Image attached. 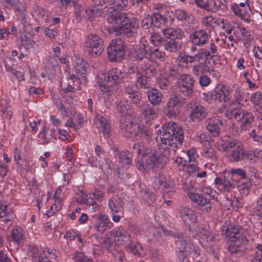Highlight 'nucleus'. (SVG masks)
<instances>
[{"mask_svg":"<svg viewBox=\"0 0 262 262\" xmlns=\"http://www.w3.org/2000/svg\"><path fill=\"white\" fill-rule=\"evenodd\" d=\"M169 150L162 145H157L153 150L147 147L141 161L136 162V167L140 171L144 172L149 168L157 172L164 168L168 160Z\"/></svg>","mask_w":262,"mask_h":262,"instance_id":"obj_1","label":"nucleus"},{"mask_svg":"<svg viewBox=\"0 0 262 262\" xmlns=\"http://www.w3.org/2000/svg\"><path fill=\"white\" fill-rule=\"evenodd\" d=\"M106 19L108 23L112 24L114 32L118 34H123L126 37H130L137 33L139 26L138 19L128 16L125 13L119 11H111Z\"/></svg>","mask_w":262,"mask_h":262,"instance_id":"obj_2","label":"nucleus"},{"mask_svg":"<svg viewBox=\"0 0 262 262\" xmlns=\"http://www.w3.org/2000/svg\"><path fill=\"white\" fill-rule=\"evenodd\" d=\"M162 145L169 150L170 157V149L176 152L178 145H181L184 139V131L176 123L169 122L164 124L158 132ZM169 158H168L169 159Z\"/></svg>","mask_w":262,"mask_h":262,"instance_id":"obj_3","label":"nucleus"},{"mask_svg":"<svg viewBox=\"0 0 262 262\" xmlns=\"http://www.w3.org/2000/svg\"><path fill=\"white\" fill-rule=\"evenodd\" d=\"M126 45L120 38L112 40L107 48L108 59L112 62H120L126 55Z\"/></svg>","mask_w":262,"mask_h":262,"instance_id":"obj_4","label":"nucleus"},{"mask_svg":"<svg viewBox=\"0 0 262 262\" xmlns=\"http://www.w3.org/2000/svg\"><path fill=\"white\" fill-rule=\"evenodd\" d=\"M84 51L91 57L100 55L104 50L102 39L98 35L90 33L85 37L83 45Z\"/></svg>","mask_w":262,"mask_h":262,"instance_id":"obj_5","label":"nucleus"},{"mask_svg":"<svg viewBox=\"0 0 262 262\" xmlns=\"http://www.w3.org/2000/svg\"><path fill=\"white\" fill-rule=\"evenodd\" d=\"M225 116L229 119L234 118L237 121H242L241 127L246 129L254 121L253 115L246 110L231 108L227 110Z\"/></svg>","mask_w":262,"mask_h":262,"instance_id":"obj_6","label":"nucleus"},{"mask_svg":"<svg viewBox=\"0 0 262 262\" xmlns=\"http://www.w3.org/2000/svg\"><path fill=\"white\" fill-rule=\"evenodd\" d=\"M120 127L124 136L136 140L139 139L142 127L139 124L131 121L129 117H122Z\"/></svg>","mask_w":262,"mask_h":262,"instance_id":"obj_7","label":"nucleus"},{"mask_svg":"<svg viewBox=\"0 0 262 262\" xmlns=\"http://www.w3.org/2000/svg\"><path fill=\"white\" fill-rule=\"evenodd\" d=\"M127 77V73L122 72L117 68H112L104 74L101 75L100 79H103V83L106 86L111 87L113 85L123 82Z\"/></svg>","mask_w":262,"mask_h":262,"instance_id":"obj_8","label":"nucleus"},{"mask_svg":"<svg viewBox=\"0 0 262 262\" xmlns=\"http://www.w3.org/2000/svg\"><path fill=\"white\" fill-rule=\"evenodd\" d=\"M180 214L189 232H192V236L195 237V234L193 232L197 231L198 219L194 211L187 207H184L180 210Z\"/></svg>","mask_w":262,"mask_h":262,"instance_id":"obj_9","label":"nucleus"},{"mask_svg":"<svg viewBox=\"0 0 262 262\" xmlns=\"http://www.w3.org/2000/svg\"><path fill=\"white\" fill-rule=\"evenodd\" d=\"M186 98H183L180 94H175L171 96L167 103L165 112L170 116L178 115L179 108L186 102Z\"/></svg>","mask_w":262,"mask_h":262,"instance_id":"obj_10","label":"nucleus"},{"mask_svg":"<svg viewBox=\"0 0 262 262\" xmlns=\"http://www.w3.org/2000/svg\"><path fill=\"white\" fill-rule=\"evenodd\" d=\"M248 243L247 238H242L241 241H233L228 246V251L232 256L236 257L243 256L251 249Z\"/></svg>","mask_w":262,"mask_h":262,"instance_id":"obj_11","label":"nucleus"},{"mask_svg":"<svg viewBox=\"0 0 262 262\" xmlns=\"http://www.w3.org/2000/svg\"><path fill=\"white\" fill-rule=\"evenodd\" d=\"M178 88L184 96L190 97L193 93L194 80L190 75L182 74L181 78L178 81Z\"/></svg>","mask_w":262,"mask_h":262,"instance_id":"obj_12","label":"nucleus"},{"mask_svg":"<svg viewBox=\"0 0 262 262\" xmlns=\"http://www.w3.org/2000/svg\"><path fill=\"white\" fill-rule=\"evenodd\" d=\"M187 107L191 108L190 118L193 121H199L205 118L207 115L205 108L198 103L191 101L187 104Z\"/></svg>","mask_w":262,"mask_h":262,"instance_id":"obj_13","label":"nucleus"},{"mask_svg":"<svg viewBox=\"0 0 262 262\" xmlns=\"http://www.w3.org/2000/svg\"><path fill=\"white\" fill-rule=\"evenodd\" d=\"M188 196L191 201L197 204L199 206H205L202 210L204 212H209L212 209V205L210 202V199L207 198L208 195L210 196L209 194H199L196 193L188 192Z\"/></svg>","mask_w":262,"mask_h":262,"instance_id":"obj_14","label":"nucleus"},{"mask_svg":"<svg viewBox=\"0 0 262 262\" xmlns=\"http://www.w3.org/2000/svg\"><path fill=\"white\" fill-rule=\"evenodd\" d=\"M94 223V227L97 229L98 232H100L103 233L106 228H110L113 223L111 222L108 217L102 214H96L92 216Z\"/></svg>","mask_w":262,"mask_h":262,"instance_id":"obj_15","label":"nucleus"},{"mask_svg":"<svg viewBox=\"0 0 262 262\" xmlns=\"http://www.w3.org/2000/svg\"><path fill=\"white\" fill-rule=\"evenodd\" d=\"M224 231L223 229L222 234L228 237L231 242L236 241H241L242 238H246L241 233V229L239 227L234 224H229L226 227L225 232Z\"/></svg>","mask_w":262,"mask_h":262,"instance_id":"obj_16","label":"nucleus"},{"mask_svg":"<svg viewBox=\"0 0 262 262\" xmlns=\"http://www.w3.org/2000/svg\"><path fill=\"white\" fill-rule=\"evenodd\" d=\"M139 108L141 114L146 119L147 121L155 119L158 117V113L154 105L147 102H142L139 104Z\"/></svg>","mask_w":262,"mask_h":262,"instance_id":"obj_17","label":"nucleus"},{"mask_svg":"<svg viewBox=\"0 0 262 262\" xmlns=\"http://www.w3.org/2000/svg\"><path fill=\"white\" fill-rule=\"evenodd\" d=\"M221 125L222 121L218 118H209L206 121V129L213 137L219 136Z\"/></svg>","mask_w":262,"mask_h":262,"instance_id":"obj_18","label":"nucleus"},{"mask_svg":"<svg viewBox=\"0 0 262 262\" xmlns=\"http://www.w3.org/2000/svg\"><path fill=\"white\" fill-rule=\"evenodd\" d=\"M229 90H226L225 88L224 89L216 88L210 92V97L212 100L226 102L229 99Z\"/></svg>","mask_w":262,"mask_h":262,"instance_id":"obj_19","label":"nucleus"},{"mask_svg":"<svg viewBox=\"0 0 262 262\" xmlns=\"http://www.w3.org/2000/svg\"><path fill=\"white\" fill-rule=\"evenodd\" d=\"M190 40L194 45H203L208 40V34L204 30H197L190 35Z\"/></svg>","mask_w":262,"mask_h":262,"instance_id":"obj_20","label":"nucleus"},{"mask_svg":"<svg viewBox=\"0 0 262 262\" xmlns=\"http://www.w3.org/2000/svg\"><path fill=\"white\" fill-rule=\"evenodd\" d=\"M164 36L167 39L178 40L184 36V33L178 28H168L162 30Z\"/></svg>","mask_w":262,"mask_h":262,"instance_id":"obj_21","label":"nucleus"},{"mask_svg":"<svg viewBox=\"0 0 262 262\" xmlns=\"http://www.w3.org/2000/svg\"><path fill=\"white\" fill-rule=\"evenodd\" d=\"M141 70L148 78L155 77L158 74L156 66L149 59L144 61L141 65Z\"/></svg>","mask_w":262,"mask_h":262,"instance_id":"obj_22","label":"nucleus"},{"mask_svg":"<svg viewBox=\"0 0 262 262\" xmlns=\"http://www.w3.org/2000/svg\"><path fill=\"white\" fill-rule=\"evenodd\" d=\"M111 235L115 238V241H117L119 245H122L126 243L129 240L130 238V235L128 233L119 228L112 230Z\"/></svg>","mask_w":262,"mask_h":262,"instance_id":"obj_23","label":"nucleus"},{"mask_svg":"<svg viewBox=\"0 0 262 262\" xmlns=\"http://www.w3.org/2000/svg\"><path fill=\"white\" fill-rule=\"evenodd\" d=\"M123 199L118 195L112 197L109 201L108 206L113 212H120L123 211Z\"/></svg>","mask_w":262,"mask_h":262,"instance_id":"obj_24","label":"nucleus"},{"mask_svg":"<svg viewBox=\"0 0 262 262\" xmlns=\"http://www.w3.org/2000/svg\"><path fill=\"white\" fill-rule=\"evenodd\" d=\"M194 61L199 63H206L207 60L209 58L214 59L216 56L214 55H210V52L205 49H200L196 54L193 55Z\"/></svg>","mask_w":262,"mask_h":262,"instance_id":"obj_25","label":"nucleus"},{"mask_svg":"<svg viewBox=\"0 0 262 262\" xmlns=\"http://www.w3.org/2000/svg\"><path fill=\"white\" fill-rule=\"evenodd\" d=\"M161 47L167 52L176 53L181 48V44L178 40L166 38Z\"/></svg>","mask_w":262,"mask_h":262,"instance_id":"obj_26","label":"nucleus"},{"mask_svg":"<svg viewBox=\"0 0 262 262\" xmlns=\"http://www.w3.org/2000/svg\"><path fill=\"white\" fill-rule=\"evenodd\" d=\"M201 241L206 246L212 247L217 241L216 237L208 230H204L200 236Z\"/></svg>","mask_w":262,"mask_h":262,"instance_id":"obj_27","label":"nucleus"},{"mask_svg":"<svg viewBox=\"0 0 262 262\" xmlns=\"http://www.w3.org/2000/svg\"><path fill=\"white\" fill-rule=\"evenodd\" d=\"M147 96L151 104L159 105L162 100V95L157 89H152L147 92Z\"/></svg>","mask_w":262,"mask_h":262,"instance_id":"obj_28","label":"nucleus"},{"mask_svg":"<svg viewBox=\"0 0 262 262\" xmlns=\"http://www.w3.org/2000/svg\"><path fill=\"white\" fill-rule=\"evenodd\" d=\"M88 67L89 66L86 61L83 60L82 59L78 58L74 66L75 72L78 75H80L82 77L85 78Z\"/></svg>","mask_w":262,"mask_h":262,"instance_id":"obj_29","label":"nucleus"},{"mask_svg":"<svg viewBox=\"0 0 262 262\" xmlns=\"http://www.w3.org/2000/svg\"><path fill=\"white\" fill-rule=\"evenodd\" d=\"M126 247L129 252L135 256H143L145 254L142 247L138 242H134L130 241L129 244L126 246Z\"/></svg>","mask_w":262,"mask_h":262,"instance_id":"obj_30","label":"nucleus"},{"mask_svg":"<svg viewBox=\"0 0 262 262\" xmlns=\"http://www.w3.org/2000/svg\"><path fill=\"white\" fill-rule=\"evenodd\" d=\"M118 157V162L123 166L128 168L132 164L130 154L127 150L118 152L116 155Z\"/></svg>","mask_w":262,"mask_h":262,"instance_id":"obj_31","label":"nucleus"},{"mask_svg":"<svg viewBox=\"0 0 262 262\" xmlns=\"http://www.w3.org/2000/svg\"><path fill=\"white\" fill-rule=\"evenodd\" d=\"M209 11L215 12L218 10L222 11L227 9L225 0H209Z\"/></svg>","mask_w":262,"mask_h":262,"instance_id":"obj_32","label":"nucleus"},{"mask_svg":"<svg viewBox=\"0 0 262 262\" xmlns=\"http://www.w3.org/2000/svg\"><path fill=\"white\" fill-rule=\"evenodd\" d=\"M15 12L18 13L17 14L19 17V19L21 21L25 20L26 18V8L25 5H23L19 0H17L15 3L12 6Z\"/></svg>","mask_w":262,"mask_h":262,"instance_id":"obj_33","label":"nucleus"},{"mask_svg":"<svg viewBox=\"0 0 262 262\" xmlns=\"http://www.w3.org/2000/svg\"><path fill=\"white\" fill-rule=\"evenodd\" d=\"M134 58L136 60L141 61L144 58L149 59V53L146 49V46L144 44L138 48L136 50V54L134 55Z\"/></svg>","mask_w":262,"mask_h":262,"instance_id":"obj_34","label":"nucleus"},{"mask_svg":"<svg viewBox=\"0 0 262 262\" xmlns=\"http://www.w3.org/2000/svg\"><path fill=\"white\" fill-rule=\"evenodd\" d=\"M99 166L103 172L107 174H111L113 169L114 168V165L109 158H105L100 161Z\"/></svg>","mask_w":262,"mask_h":262,"instance_id":"obj_35","label":"nucleus"},{"mask_svg":"<svg viewBox=\"0 0 262 262\" xmlns=\"http://www.w3.org/2000/svg\"><path fill=\"white\" fill-rule=\"evenodd\" d=\"M236 185V183L229 173H228L227 176H224L223 186L225 190L230 191L231 189L235 188Z\"/></svg>","mask_w":262,"mask_h":262,"instance_id":"obj_36","label":"nucleus"},{"mask_svg":"<svg viewBox=\"0 0 262 262\" xmlns=\"http://www.w3.org/2000/svg\"><path fill=\"white\" fill-rule=\"evenodd\" d=\"M243 149L238 146L236 149L232 150L229 156V159L231 162H238L243 160Z\"/></svg>","mask_w":262,"mask_h":262,"instance_id":"obj_37","label":"nucleus"},{"mask_svg":"<svg viewBox=\"0 0 262 262\" xmlns=\"http://www.w3.org/2000/svg\"><path fill=\"white\" fill-rule=\"evenodd\" d=\"M99 121L100 123V127L102 129L103 135L107 137H110L111 128V125L108 122L107 119L102 116H100L99 118Z\"/></svg>","mask_w":262,"mask_h":262,"instance_id":"obj_38","label":"nucleus"},{"mask_svg":"<svg viewBox=\"0 0 262 262\" xmlns=\"http://www.w3.org/2000/svg\"><path fill=\"white\" fill-rule=\"evenodd\" d=\"M176 244L179 251L187 250L188 246L190 244L183 234H178V239L176 240Z\"/></svg>","mask_w":262,"mask_h":262,"instance_id":"obj_39","label":"nucleus"},{"mask_svg":"<svg viewBox=\"0 0 262 262\" xmlns=\"http://www.w3.org/2000/svg\"><path fill=\"white\" fill-rule=\"evenodd\" d=\"M151 16L154 20V27L159 28L161 25H165L168 21V18L159 13L154 14Z\"/></svg>","mask_w":262,"mask_h":262,"instance_id":"obj_40","label":"nucleus"},{"mask_svg":"<svg viewBox=\"0 0 262 262\" xmlns=\"http://www.w3.org/2000/svg\"><path fill=\"white\" fill-rule=\"evenodd\" d=\"M142 197L147 204L149 206L154 204L156 200L155 194L148 189H145L143 191Z\"/></svg>","mask_w":262,"mask_h":262,"instance_id":"obj_41","label":"nucleus"},{"mask_svg":"<svg viewBox=\"0 0 262 262\" xmlns=\"http://www.w3.org/2000/svg\"><path fill=\"white\" fill-rule=\"evenodd\" d=\"M220 144L224 151H227L235 146L236 143L229 137H224L221 139Z\"/></svg>","mask_w":262,"mask_h":262,"instance_id":"obj_42","label":"nucleus"},{"mask_svg":"<svg viewBox=\"0 0 262 262\" xmlns=\"http://www.w3.org/2000/svg\"><path fill=\"white\" fill-rule=\"evenodd\" d=\"M165 37H163L160 34L152 33L150 37V41L155 46L161 47L165 40Z\"/></svg>","mask_w":262,"mask_h":262,"instance_id":"obj_43","label":"nucleus"},{"mask_svg":"<svg viewBox=\"0 0 262 262\" xmlns=\"http://www.w3.org/2000/svg\"><path fill=\"white\" fill-rule=\"evenodd\" d=\"M175 15L177 19L179 20H186L189 24L192 23L193 20V17L191 15H188L186 12L182 9L176 10Z\"/></svg>","mask_w":262,"mask_h":262,"instance_id":"obj_44","label":"nucleus"},{"mask_svg":"<svg viewBox=\"0 0 262 262\" xmlns=\"http://www.w3.org/2000/svg\"><path fill=\"white\" fill-rule=\"evenodd\" d=\"M164 58V53L156 48L154 50L150 49L149 52V60L151 61L153 59H159L162 61Z\"/></svg>","mask_w":262,"mask_h":262,"instance_id":"obj_45","label":"nucleus"},{"mask_svg":"<svg viewBox=\"0 0 262 262\" xmlns=\"http://www.w3.org/2000/svg\"><path fill=\"white\" fill-rule=\"evenodd\" d=\"M75 262H94L93 260L85 256L83 253L76 251L73 256Z\"/></svg>","mask_w":262,"mask_h":262,"instance_id":"obj_46","label":"nucleus"},{"mask_svg":"<svg viewBox=\"0 0 262 262\" xmlns=\"http://www.w3.org/2000/svg\"><path fill=\"white\" fill-rule=\"evenodd\" d=\"M117 109L123 115L122 117H126V115H128L129 112V106L125 101H120L117 105Z\"/></svg>","mask_w":262,"mask_h":262,"instance_id":"obj_47","label":"nucleus"},{"mask_svg":"<svg viewBox=\"0 0 262 262\" xmlns=\"http://www.w3.org/2000/svg\"><path fill=\"white\" fill-rule=\"evenodd\" d=\"M11 236L13 241H14L17 245H19L23 239V234L20 231V229L16 227L12 230Z\"/></svg>","mask_w":262,"mask_h":262,"instance_id":"obj_48","label":"nucleus"},{"mask_svg":"<svg viewBox=\"0 0 262 262\" xmlns=\"http://www.w3.org/2000/svg\"><path fill=\"white\" fill-rule=\"evenodd\" d=\"M128 0H114V5L111 6L113 11H119L123 9L128 4Z\"/></svg>","mask_w":262,"mask_h":262,"instance_id":"obj_49","label":"nucleus"},{"mask_svg":"<svg viewBox=\"0 0 262 262\" xmlns=\"http://www.w3.org/2000/svg\"><path fill=\"white\" fill-rule=\"evenodd\" d=\"M127 97L130 102L135 104L136 105H139V104H141L140 102L142 100V96L139 91H138L137 92L133 93L132 94H129Z\"/></svg>","mask_w":262,"mask_h":262,"instance_id":"obj_50","label":"nucleus"},{"mask_svg":"<svg viewBox=\"0 0 262 262\" xmlns=\"http://www.w3.org/2000/svg\"><path fill=\"white\" fill-rule=\"evenodd\" d=\"M203 156L207 158L210 159L212 161H216L217 159L216 152L215 150L212 147L207 148L205 150Z\"/></svg>","mask_w":262,"mask_h":262,"instance_id":"obj_51","label":"nucleus"},{"mask_svg":"<svg viewBox=\"0 0 262 262\" xmlns=\"http://www.w3.org/2000/svg\"><path fill=\"white\" fill-rule=\"evenodd\" d=\"M243 160H248L251 161L252 163L257 162L258 159V157L255 156V152L250 151H244L243 150Z\"/></svg>","mask_w":262,"mask_h":262,"instance_id":"obj_52","label":"nucleus"},{"mask_svg":"<svg viewBox=\"0 0 262 262\" xmlns=\"http://www.w3.org/2000/svg\"><path fill=\"white\" fill-rule=\"evenodd\" d=\"M158 182V184L162 187V188H164V192L163 194V196L164 198H166L167 195H169V193H173L172 188L169 186V184L165 181H161V180L158 179V182L155 181V183Z\"/></svg>","mask_w":262,"mask_h":262,"instance_id":"obj_53","label":"nucleus"},{"mask_svg":"<svg viewBox=\"0 0 262 262\" xmlns=\"http://www.w3.org/2000/svg\"><path fill=\"white\" fill-rule=\"evenodd\" d=\"M147 147H145V146L141 143H136L133 145L132 152L133 153L136 154L137 155L142 154V156H143Z\"/></svg>","mask_w":262,"mask_h":262,"instance_id":"obj_54","label":"nucleus"},{"mask_svg":"<svg viewBox=\"0 0 262 262\" xmlns=\"http://www.w3.org/2000/svg\"><path fill=\"white\" fill-rule=\"evenodd\" d=\"M48 130V129L47 127H43L40 132V139L42 141L41 144H47L51 141L52 138L49 137L47 135Z\"/></svg>","mask_w":262,"mask_h":262,"instance_id":"obj_55","label":"nucleus"},{"mask_svg":"<svg viewBox=\"0 0 262 262\" xmlns=\"http://www.w3.org/2000/svg\"><path fill=\"white\" fill-rule=\"evenodd\" d=\"M171 83V80L166 75L161 77L158 80V85L161 89H165Z\"/></svg>","mask_w":262,"mask_h":262,"instance_id":"obj_56","label":"nucleus"},{"mask_svg":"<svg viewBox=\"0 0 262 262\" xmlns=\"http://www.w3.org/2000/svg\"><path fill=\"white\" fill-rule=\"evenodd\" d=\"M141 26L143 29H147L150 27H154V20L151 16L147 15L142 20Z\"/></svg>","mask_w":262,"mask_h":262,"instance_id":"obj_57","label":"nucleus"},{"mask_svg":"<svg viewBox=\"0 0 262 262\" xmlns=\"http://www.w3.org/2000/svg\"><path fill=\"white\" fill-rule=\"evenodd\" d=\"M199 142L203 145H209L211 140V137L206 133H202L198 137Z\"/></svg>","mask_w":262,"mask_h":262,"instance_id":"obj_58","label":"nucleus"},{"mask_svg":"<svg viewBox=\"0 0 262 262\" xmlns=\"http://www.w3.org/2000/svg\"><path fill=\"white\" fill-rule=\"evenodd\" d=\"M86 197H89L90 199H95L97 201H100L104 196L103 193L99 190H95L93 193L86 194Z\"/></svg>","mask_w":262,"mask_h":262,"instance_id":"obj_59","label":"nucleus"},{"mask_svg":"<svg viewBox=\"0 0 262 262\" xmlns=\"http://www.w3.org/2000/svg\"><path fill=\"white\" fill-rule=\"evenodd\" d=\"M139 91L138 88L134 84H126L124 87V91L125 94L128 96L129 94H132Z\"/></svg>","mask_w":262,"mask_h":262,"instance_id":"obj_60","label":"nucleus"},{"mask_svg":"<svg viewBox=\"0 0 262 262\" xmlns=\"http://www.w3.org/2000/svg\"><path fill=\"white\" fill-rule=\"evenodd\" d=\"M230 174L233 178L235 177L236 176H238L242 179H245L246 178V174L245 171L241 168H237L231 169L230 171Z\"/></svg>","mask_w":262,"mask_h":262,"instance_id":"obj_61","label":"nucleus"},{"mask_svg":"<svg viewBox=\"0 0 262 262\" xmlns=\"http://www.w3.org/2000/svg\"><path fill=\"white\" fill-rule=\"evenodd\" d=\"M169 79L171 80V82L172 81H173L174 80H180V79L182 77V75L181 74L179 73L178 71L174 69L170 70L168 73L166 75Z\"/></svg>","mask_w":262,"mask_h":262,"instance_id":"obj_62","label":"nucleus"},{"mask_svg":"<svg viewBox=\"0 0 262 262\" xmlns=\"http://www.w3.org/2000/svg\"><path fill=\"white\" fill-rule=\"evenodd\" d=\"M256 248L258 251L256 252L251 261L252 262H262V245L258 244Z\"/></svg>","mask_w":262,"mask_h":262,"instance_id":"obj_63","label":"nucleus"},{"mask_svg":"<svg viewBox=\"0 0 262 262\" xmlns=\"http://www.w3.org/2000/svg\"><path fill=\"white\" fill-rule=\"evenodd\" d=\"M261 100L262 95L260 92H257L251 95V101L254 104H259Z\"/></svg>","mask_w":262,"mask_h":262,"instance_id":"obj_64","label":"nucleus"}]
</instances>
